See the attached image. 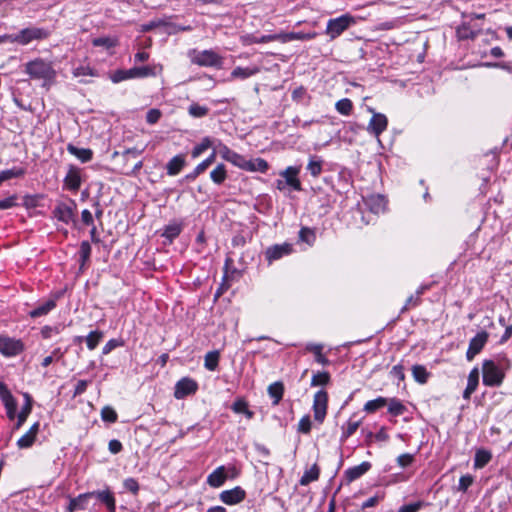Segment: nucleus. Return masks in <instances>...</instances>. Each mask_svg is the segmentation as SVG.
I'll return each instance as SVG.
<instances>
[{
	"instance_id": "nucleus-1",
	"label": "nucleus",
	"mask_w": 512,
	"mask_h": 512,
	"mask_svg": "<svg viewBox=\"0 0 512 512\" xmlns=\"http://www.w3.org/2000/svg\"><path fill=\"white\" fill-rule=\"evenodd\" d=\"M25 72L34 80H41L42 86L49 88L54 83L56 71L50 62L35 59L25 64Z\"/></svg>"
},
{
	"instance_id": "nucleus-2",
	"label": "nucleus",
	"mask_w": 512,
	"mask_h": 512,
	"mask_svg": "<svg viewBox=\"0 0 512 512\" xmlns=\"http://www.w3.org/2000/svg\"><path fill=\"white\" fill-rule=\"evenodd\" d=\"M315 36L316 34H263L258 37L255 34H242L240 40L243 45H251L272 41L287 43L293 40H311Z\"/></svg>"
},
{
	"instance_id": "nucleus-3",
	"label": "nucleus",
	"mask_w": 512,
	"mask_h": 512,
	"mask_svg": "<svg viewBox=\"0 0 512 512\" xmlns=\"http://www.w3.org/2000/svg\"><path fill=\"white\" fill-rule=\"evenodd\" d=\"M187 55L193 64L201 67H213L216 69H221L223 66L224 58L212 49H190Z\"/></svg>"
},
{
	"instance_id": "nucleus-4",
	"label": "nucleus",
	"mask_w": 512,
	"mask_h": 512,
	"mask_svg": "<svg viewBox=\"0 0 512 512\" xmlns=\"http://www.w3.org/2000/svg\"><path fill=\"white\" fill-rule=\"evenodd\" d=\"M505 371L493 360L482 362V382L487 387H500L505 379Z\"/></svg>"
},
{
	"instance_id": "nucleus-5",
	"label": "nucleus",
	"mask_w": 512,
	"mask_h": 512,
	"mask_svg": "<svg viewBox=\"0 0 512 512\" xmlns=\"http://www.w3.org/2000/svg\"><path fill=\"white\" fill-rule=\"evenodd\" d=\"M155 68L151 66L132 67L130 69H118L110 75L113 83H119L128 79L146 78L155 76Z\"/></svg>"
},
{
	"instance_id": "nucleus-6",
	"label": "nucleus",
	"mask_w": 512,
	"mask_h": 512,
	"mask_svg": "<svg viewBox=\"0 0 512 512\" xmlns=\"http://www.w3.org/2000/svg\"><path fill=\"white\" fill-rule=\"evenodd\" d=\"M24 343L20 339L0 335V353L5 357H14L24 351Z\"/></svg>"
},
{
	"instance_id": "nucleus-7",
	"label": "nucleus",
	"mask_w": 512,
	"mask_h": 512,
	"mask_svg": "<svg viewBox=\"0 0 512 512\" xmlns=\"http://www.w3.org/2000/svg\"><path fill=\"white\" fill-rule=\"evenodd\" d=\"M86 493L88 500L96 498L98 502L106 507L108 512H116V498L110 487L105 486L102 490H94Z\"/></svg>"
},
{
	"instance_id": "nucleus-8",
	"label": "nucleus",
	"mask_w": 512,
	"mask_h": 512,
	"mask_svg": "<svg viewBox=\"0 0 512 512\" xmlns=\"http://www.w3.org/2000/svg\"><path fill=\"white\" fill-rule=\"evenodd\" d=\"M327 408H328V393L321 389L318 390L314 394L313 398V413H314V419L319 422L323 423L326 414H327Z\"/></svg>"
},
{
	"instance_id": "nucleus-9",
	"label": "nucleus",
	"mask_w": 512,
	"mask_h": 512,
	"mask_svg": "<svg viewBox=\"0 0 512 512\" xmlns=\"http://www.w3.org/2000/svg\"><path fill=\"white\" fill-rule=\"evenodd\" d=\"M489 339V333L486 331L478 332L469 341L468 349L466 351L467 361H472L485 347Z\"/></svg>"
},
{
	"instance_id": "nucleus-10",
	"label": "nucleus",
	"mask_w": 512,
	"mask_h": 512,
	"mask_svg": "<svg viewBox=\"0 0 512 512\" xmlns=\"http://www.w3.org/2000/svg\"><path fill=\"white\" fill-rule=\"evenodd\" d=\"M76 209V203L74 200H70V203L59 202L53 210V216L58 221L65 224L75 222L74 211Z\"/></svg>"
},
{
	"instance_id": "nucleus-11",
	"label": "nucleus",
	"mask_w": 512,
	"mask_h": 512,
	"mask_svg": "<svg viewBox=\"0 0 512 512\" xmlns=\"http://www.w3.org/2000/svg\"><path fill=\"white\" fill-rule=\"evenodd\" d=\"M293 252V245L291 243L274 244L265 250V259L269 264L277 261Z\"/></svg>"
},
{
	"instance_id": "nucleus-12",
	"label": "nucleus",
	"mask_w": 512,
	"mask_h": 512,
	"mask_svg": "<svg viewBox=\"0 0 512 512\" xmlns=\"http://www.w3.org/2000/svg\"><path fill=\"white\" fill-rule=\"evenodd\" d=\"M197 390L198 383L192 378L184 377L176 383L174 397L176 399H184L187 396L195 394Z\"/></svg>"
},
{
	"instance_id": "nucleus-13",
	"label": "nucleus",
	"mask_w": 512,
	"mask_h": 512,
	"mask_svg": "<svg viewBox=\"0 0 512 512\" xmlns=\"http://www.w3.org/2000/svg\"><path fill=\"white\" fill-rule=\"evenodd\" d=\"M355 23L356 19L353 16L344 14L337 18L330 19L327 22L325 32H343L349 29Z\"/></svg>"
},
{
	"instance_id": "nucleus-14",
	"label": "nucleus",
	"mask_w": 512,
	"mask_h": 512,
	"mask_svg": "<svg viewBox=\"0 0 512 512\" xmlns=\"http://www.w3.org/2000/svg\"><path fill=\"white\" fill-rule=\"evenodd\" d=\"M246 498V491L236 486L230 490H224L219 494V499L226 505H236Z\"/></svg>"
},
{
	"instance_id": "nucleus-15",
	"label": "nucleus",
	"mask_w": 512,
	"mask_h": 512,
	"mask_svg": "<svg viewBox=\"0 0 512 512\" xmlns=\"http://www.w3.org/2000/svg\"><path fill=\"white\" fill-rule=\"evenodd\" d=\"M388 119L382 113H374L369 121L367 130L369 133L378 137L387 129Z\"/></svg>"
},
{
	"instance_id": "nucleus-16",
	"label": "nucleus",
	"mask_w": 512,
	"mask_h": 512,
	"mask_svg": "<svg viewBox=\"0 0 512 512\" xmlns=\"http://www.w3.org/2000/svg\"><path fill=\"white\" fill-rule=\"evenodd\" d=\"M299 173L300 167L289 166L284 171L280 172V176L285 179L286 185L290 186L295 191H301L302 186L300 180L298 179Z\"/></svg>"
},
{
	"instance_id": "nucleus-17",
	"label": "nucleus",
	"mask_w": 512,
	"mask_h": 512,
	"mask_svg": "<svg viewBox=\"0 0 512 512\" xmlns=\"http://www.w3.org/2000/svg\"><path fill=\"white\" fill-rule=\"evenodd\" d=\"M80 169L75 166H70L64 178V186L70 191H78L81 187Z\"/></svg>"
},
{
	"instance_id": "nucleus-18",
	"label": "nucleus",
	"mask_w": 512,
	"mask_h": 512,
	"mask_svg": "<svg viewBox=\"0 0 512 512\" xmlns=\"http://www.w3.org/2000/svg\"><path fill=\"white\" fill-rule=\"evenodd\" d=\"M47 34H3L0 36V43L11 41L26 45L33 39H42Z\"/></svg>"
},
{
	"instance_id": "nucleus-19",
	"label": "nucleus",
	"mask_w": 512,
	"mask_h": 512,
	"mask_svg": "<svg viewBox=\"0 0 512 512\" xmlns=\"http://www.w3.org/2000/svg\"><path fill=\"white\" fill-rule=\"evenodd\" d=\"M143 32H147L150 30H160L162 32H174V28L171 23L166 18H155L142 26Z\"/></svg>"
},
{
	"instance_id": "nucleus-20",
	"label": "nucleus",
	"mask_w": 512,
	"mask_h": 512,
	"mask_svg": "<svg viewBox=\"0 0 512 512\" xmlns=\"http://www.w3.org/2000/svg\"><path fill=\"white\" fill-rule=\"evenodd\" d=\"M371 463L368 461H364L361 464L357 466H353L348 468L344 475L348 482H353L363 476L366 472H368L371 469Z\"/></svg>"
},
{
	"instance_id": "nucleus-21",
	"label": "nucleus",
	"mask_w": 512,
	"mask_h": 512,
	"mask_svg": "<svg viewBox=\"0 0 512 512\" xmlns=\"http://www.w3.org/2000/svg\"><path fill=\"white\" fill-rule=\"evenodd\" d=\"M479 384V369L477 367H474L468 375L467 379V386L465 390L463 391V398L466 401H469L471 398V395L476 391Z\"/></svg>"
},
{
	"instance_id": "nucleus-22",
	"label": "nucleus",
	"mask_w": 512,
	"mask_h": 512,
	"mask_svg": "<svg viewBox=\"0 0 512 512\" xmlns=\"http://www.w3.org/2000/svg\"><path fill=\"white\" fill-rule=\"evenodd\" d=\"M24 398H25V403L22 406L21 411L19 412V414L16 415L17 421H16V423L14 425V428H13L14 430H18V429H20L22 427V425L25 423V421L27 420L29 414L32 411V405H33L32 397L30 396V394L25 393L24 394Z\"/></svg>"
},
{
	"instance_id": "nucleus-23",
	"label": "nucleus",
	"mask_w": 512,
	"mask_h": 512,
	"mask_svg": "<svg viewBox=\"0 0 512 512\" xmlns=\"http://www.w3.org/2000/svg\"><path fill=\"white\" fill-rule=\"evenodd\" d=\"M227 479L226 468L225 466L217 467L212 473H210L207 477V484L213 488L221 487Z\"/></svg>"
},
{
	"instance_id": "nucleus-24",
	"label": "nucleus",
	"mask_w": 512,
	"mask_h": 512,
	"mask_svg": "<svg viewBox=\"0 0 512 512\" xmlns=\"http://www.w3.org/2000/svg\"><path fill=\"white\" fill-rule=\"evenodd\" d=\"M186 165V159L183 154L172 157L166 164V171L169 176H175L181 172Z\"/></svg>"
},
{
	"instance_id": "nucleus-25",
	"label": "nucleus",
	"mask_w": 512,
	"mask_h": 512,
	"mask_svg": "<svg viewBox=\"0 0 512 512\" xmlns=\"http://www.w3.org/2000/svg\"><path fill=\"white\" fill-rule=\"evenodd\" d=\"M67 151L73 156L77 157L82 163L89 162L93 158V151L89 148H78L69 143Z\"/></svg>"
},
{
	"instance_id": "nucleus-26",
	"label": "nucleus",
	"mask_w": 512,
	"mask_h": 512,
	"mask_svg": "<svg viewBox=\"0 0 512 512\" xmlns=\"http://www.w3.org/2000/svg\"><path fill=\"white\" fill-rule=\"evenodd\" d=\"M306 351L314 354L315 361L323 366L330 364L329 359L322 353L323 345L320 343H308L305 347Z\"/></svg>"
},
{
	"instance_id": "nucleus-27",
	"label": "nucleus",
	"mask_w": 512,
	"mask_h": 512,
	"mask_svg": "<svg viewBox=\"0 0 512 512\" xmlns=\"http://www.w3.org/2000/svg\"><path fill=\"white\" fill-rule=\"evenodd\" d=\"M260 72V68L257 66L250 67H235L231 72V78L233 79H247Z\"/></svg>"
},
{
	"instance_id": "nucleus-28",
	"label": "nucleus",
	"mask_w": 512,
	"mask_h": 512,
	"mask_svg": "<svg viewBox=\"0 0 512 512\" xmlns=\"http://www.w3.org/2000/svg\"><path fill=\"white\" fill-rule=\"evenodd\" d=\"M231 410L236 414H244L247 419L254 417V412L249 409L248 402L242 398H237L231 405Z\"/></svg>"
},
{
	"instance_id": "nucleus-29",
	"label": "nucleus",
	"mask_w": 512,
	"mask_h": 512,
	"mask_svg": "<svg viewBox=\"0 0 512 512\" xmlns=\"http://www.w3.org/2000/svg\"><path fill=\"white\" fill-rule=\"evenodd\" d=\"M267 392L273 400V405H278L284 395V384L281 381H276L268 386Z\"/></svg>"
},
{
	"instance_id": "nucleus-30",
	"label": "nucleus",
	"mask_w": 512,
	"mask_h": 512,
	"mask_svg": "<svg viewBox=\"0 0 512 512\" xmlns=\"http://www.w3.org/2000/svg\"><path fill=\"white\" fill-rule=\"evenodd\" d=\"M91 253H92V248H91L90 243L86 240L82 241L80 244L79 252H78V254H79L78 261H79L80 271H83L86 268V265L90 260Z\"/></svg>"
},
{
	"instance_id": "nucleus-31",
	"label": "nucleus",
	"mask_w": 512,
	"mask_h": 512,
	"mask_svg": "<svg viewBox=\"0 0 512 512\" xmlns=\"http://www.w3.org/2000/svg\"><path fill=\"white\" fill-rule=\"evenodd\" d=\"M56 303L54 299H48L43 304H40L35 309L31 310L28 315L31 318H38L44 315H47L49 312H51L55 307Z\"/></svg>"
},
{
	"instance_id": "nucleus-32",
	"label": "nucleus",
	"mask_w": 512,
	"mask_h": 512,
	"mask_svg": "<svg viewBox=\"0 0 512 512\" xmlns=\"http://www.w3.org/2000/svg\"><path fill=\"white\" fill-rule=\"evenodd\" d=\"M492 459V453L486 449H478L474 456V468L481 469L485 467Z\"/></svg>"
},
{
	"instance_id": "nucleus-33",
	"label": "nucleus",
	"mask_w": 512,
	"mask_h": 512,
	"mask_svg": "<svg viewBox=\"0 0 512 512\" xmlns=\"http://www.w3.org/2000/svg\"><path fill=\"white\" fill-rule=\"evenodd\" d=\"M88 498L87 493L79 494L75 498H71L67 506L68 512H75L77 510H85L87 508Z\"/></svg>"
},
{
	"instance_id": "nucleus-34",
	"label": "nucleus",
	"mask_w": 512,
	"mask_h": 512,
	"mask_svg": "<svg viewBox=\"0 0 512 512\" xmlns=\"http://www.w3.org/2000/svg\"><path fill=\"white\" fill-rule=\"evenodd\" d=\"M183 226L181 223L172 222L165 226L162 236L169 240L170 243L176 239L182 232Z\"/></svg>"
},
{
	"instance_id": "nucleus-35",
	"label": "nucleus",
	"mask_w": 512,
	"mask_h": 512,
	"mask_svg": "<svg viewBox=\"0 0 512 512\" xmlns=\"http://www.w3.org/2000/svg\"><path fill=\"white\" fill-rule=\"evenodd\" d=\"M320 469L317 464H314L310 469L306 470L299 480L301 486H307L311 482L319 479Z\"/></svg>"
},
{
	"instance_id": "nucleus-36",
	"label": "nucleus",
	"mask_w": 512,
	"mask_h": 512,
	"mask_svg": "<svg viewBox=\"0 0 512 512\" xmlns=\"http://www.w3.org/2000/svg\"><path fill=\"white\" fill-rule=\"evenodd\" d=\"M388 403V399L382 396L376 399L369 400L365 403L363 410L369 414L375 413L377 410L383 408Z\"/></svg>"
},
{
	"instance_id": "nucleus-37",
	"label": "nucleus",
	"mask_w": 512,
	"mask_h": 512,
	"mask_svg": "<svg viewBox=\"0 0 512 512\" xmlns=\"http://www.w3.org/2000/svg\"><path fill=\"white\" fill-rule=\"evenodd\" d=\"M210 178L216 185H221L227 179V171L224 164H218L211 172Z\"/></svg>"
},
{
	"instance_id": "nucleus-38",
	"label": "nucleus",
	"mask_w": 512,
	"mask_h": 512,
	"mask_svg": "<svg viewBox=\"0 0 512 512\" xmlns=\"http://www.w3.org/2000/svg\"><path fill=\"white\" fill-rule=\"evenodd\" d=\"M331 382V375L327 371H318L312 375L311 387L326 386Z\"/></svg>"
},
{
	"instance_id": "nucleus-39",
	"label": "nucleus",
	"mask_w": 512,
	"mask_h": 512,
	"mask_svg": "<svg viewBox=\"0 0 512 512\" xmlns=\"http://www.w3.org/2000/svg\"><path fill=\"white\" fill-rule=\"evenodd\" d=\"M268 169H269V164L263 158H256V159L248 160V164L246 167V171H251V172L258 171L261 173H266Z\"/></svg>"
},
{
	"instance_id": "nucleus-40",
	"label": "nucleus",
	"mask_w": 512,
	"mask_h": 512,
	"mask_svg": "<svg viewBox=\"0 0 512 512\" xmlns=\"http://www.w3.org/2000/svg\"><path fill=\"white\" fill-rule=\"evenodd\" d=\"M388 413L392 416H401L407 410L406 406L397 398L388 400Z\"/></svg>"
},
{
	"instance_id": "nucleus-41",
	"label": "nucleus",
	"mask_w": 512,
	"mask_h": 512,
	"mask_svg": "<svg viewBox=\"0 0 512 512\" xmlns=\"http://www.w3.org/2000/svg\"><path fill=\"white\" fill-rule=\"evenodd\" d=\"M412 375L416 382L419 384H425L429 379L430 373L427 371L425 366L416 364L412 367Z\"/></svg>"
},
{
	"instance_id": "nucleus-42",
	"label": "nucleus",
	"mask_w": 512,
	"mask_h": 512,
	"mask_svg": "<svg viewBox=\"0 0 512 512\" xmlns=\"http://www.w3.org/2000/svg\"><path fill=\"white\" fill-rule=\"evenodd\" d=\"M220 353L217 350L210 351L205 355L204 367L209 371H215L218 367Z\"/></svg>"
},
{
	"instance_id": "nucleus-43",
	"label": "nucleus",
	"mask_w": 512,
	"mask_h": 512,
	"mask_svg": "<svg viewBox=\"0 0 512 512\" xmlns=\"http://www.w3.org/2000/svg\"><path fill=\"white\" fill-rule=\"evenodd\" d=\"M104 333L100 330L91 331L86 337V345L89 350H94L102 340Z\"/></svg>"
},
{
	"instance_id": "nucleus-44",
	"label": "nucleus",
	"mask_w": 512,
	"mask_h": 512,
	"mask_svg": "<svg viewBox=\"0 0 512 512\" xmlns=\"http://www.w3.org/2000/svg\"><path fill=\"white\" fill-rule=\"evenodd\" d=\"M26 174L25 168L22 167H13L12 169L3 170L0 172L1 181L4 182L6 180L12 178H20Z\"/></svg>"
},
{
	"instance_id": "nucleus-45",
	"label": "nucleus",
	"mask_w": 512,
	"mask_h": 512,
	"mask_svg": "<svg viewBox=\"0 0 512 512\" xmlns=\"http://www.w3.org/2000/svg\"><path fill=\"white\" fill-rule=\"evenodd\" d=\"M209 113V108L207 106H202L196 102H193L188 107V114L193 118H202L207 116Z\"/></svg>"
},
{
	"instance_id": "nucleus-46",
	"label": "nucleus",
	"mask_w": 512,
	"mask_h": 512,
	"mask_svg": "<svg viewBox=\"0 0 512 512\" xmlns=\"http://www.w3.org/2000/svg\"><path fill=\"white\" fill-rule=\"evenodd\" d=\"M213 142L210 137H204L201 142L195 145L191 151V156L193 158H198L202 155L208 148L212 146Z\"/></svg>"
},
{
	"instance_id": "nucleus-47",
	"label": "nucleus",
	"mask_w": 512,
	"mask_h": 512,
	"mask_svg": "<svg viewBox=\"0 0 512 512\" xmlns=\"http://www.w3.org/2000/svg\"><path fill=\"white\" fill-rule=\"evenodd\" d=\"M299 240L312 246L316 241L315 231L309 227H302L299 231Z\"/></svg>"
},
{
	"instance_id": "nucleus-48",
	"label": "nucleus",
	"mask_w": 512,
	"mask_h": 512,
	"mask_svg": "<svg viewBox=\"0 0 512 512\" xmlns=\"http://www.w3.org/2000/svg\"><path fill=\"white\" fill-rule=\"evenodd\" d=\"M360 425V421H352L351 419L347 422L346 427H342V435L340 438L341 442H345L350 436H352Z\"/></svg>"
},
{
	"instance_id": "nucleus-49",
	"label": "nucleus",
	"mask_w": 512,
	"mask_h": 512,
	"mask_svg": "<svg viewBox=\"0 0 512 512\" xmlns=\"http://www.w3.org/2000/svg\"><path fill=\"white\" fill-rule=\"evenodd\" d=\"M144 150H145V148H142V149H139L137 147L128 148V149H125L121 153V156L123 157L125 162H128L130 160V158H137V157H139L144 152ZM118 155H120V153L118 151H115L113 153V157H116Z\"/></svg>"
},
{
	"instance_id": "nucleus-50",
	"label": "nucleus",
	"mask_w": 512,
	"mask_h": 512,
	"mask_svg": "<svg viewBox=\"0 0 512 512\" xmlns=\"http://www.w3.org/2000/svg\"><path fill=\"white\" fill-rule=\"evenodd\" d=\"M335 108L340 114L348 116L352 112L353 103L350 99L343 98L336 102Z\"/></svg>"
},
{
	"instance_id": "nucleus-51",
	"label": "nucleus",
	"mask_w": 512,
	"mask_h": 512,
	"mask_svg": "<svg viewBox=\"0 0 512 512\" xmlns=\"http://www.w3.org/2000/svg\"><path fill=\"white\" fill-rule=\"evenodd\" d=\"M307 170L314 178H317L322 173V160L317 159L315 156L311 157Z\"/></svg>"
},
{
	"instance_id": "nucleus-52",
	"label": "nucleus",
	"mask_w": 512,
	"mask_h": 512,
	"mask_svg": "<svg viewBox=\"0 0 512 512\" xmlns=\"http://www.w3.org/2000/svg\"><path fill=\"white\" fill-rule=\"evenodd\" d=\"M101 419L107 423H115L118 420V414L111 406H104L101 410Z\"/></svg>"
},
{
	"instance_id": "nucleus-53",
	"label": "nucleus",
	"mask_w": 512,
	"mask_h": 512,
	"mask_svg": "<svg viewBox=\"0 0 512 512\" xmlns=\"http://www.w3.org/2000/svg\"><path fill=\"white\" fill-rule=\"evenodd\" d=\"M227 161L243 170H246L248 164V160L243 155L235 151L231 154L230 158Z\"/></svg>"
},
{
	"instance_id": "nucleus-54",
	"label": "nucleus",
	"mask_w": 512,
	"mask_h": 512,
	"mask_svg": "<svg viewBox=\"0 0 512 512\" xmlns=\"http://www.w3.org/2000/svg\"><path fill=\"white\" fill-rule=\"evenodd\" d=\"M367 204L369 205V208L372 212L379 213L384 209V198L380 195L371 197Z\"/></svg>"
},
{
	"instance_id": "nucleus-55",
	"label": "nucleus",
	"mask_w": 512,
	"mask_h": 512,
	"mask_svg": "<svg viewBox=\"0 0 512 512\" xmlns=\"http://www.w3.org/2000/svg\"><path fill=\"white\" fill-rule=\"evenodd\" d=\"M36 440V437L30 434L28 431L18 439L17 446L20 449L30 448Z\"/></svg>"
},
{
	"instance_id": "nucleus-56",
	"label": "nucleus",
	"mask_w": 512,
	"mask_h": 512,
	"mask_svg": "<svg viewBox=\"0 0 512 512\" xmlns=\"http://www.w3.org/2000/svg\"><path fill=\"white\" fill-rule=\"evenodd\" d=\"M72 74L74 77H82V76H95L96 73L94 69L90 66L80 65L73 69Z\"/></svg>"
},
{
	"instance_id": "nucleus-57",
	"label": "nucleus",
	"mask_w": 512,
	"mask_h": 512,
	"mask_svg": "<svg viewBox=\"0 0 512 512\" xmlns=\"http://www.w3.org/2000/svg\"><path fill=\"white\" fill-rule=\"evenodd\" d=\"M6 409V414L9 420H14L16 417L17 410V401L15 398H12L3 403Z\"/></svg>"
},
{
	"instance_id": "nucleus-58",
	"label": "nucleus",
	"mask_w": 512,
	"mask_h": 512,
	"mask_svg": "<svg viewBox=\"0 0 512 512\" xmlns=\"http://www.w3.org/2000/svg\"><path fill=\"white\" fill-rule=\"evenodd\" d=\"M474 478L470 474H466L460 477L458 483V491L466 492L468 488L473 484Z\"/></svg>"
},
{
	"instance_id": "nucleus-59",
	"label": "nucleus",
	"mask_w": 512,
	"mask_h": 512,
	"mask_svg": "<svg viewBox=\"0 0 512 512\" xmlns=\"http://www.w3.org/2000/svg\"><path fill=\"white\" fill-rule=\"evenodd\" d=\"M92 43L94 46H103V47L109 49V48L115 46L116 39L111 38V37H99V38L93 39Z\"/></svg>"
},
{
	"instance_id": "nucleus-60",
	"label": "nucleus",
	"mask_w": 512,
	"mask_h": 512,
	"mask_svg": "<svg viewBox=\"0 0 512 512\" xmlns=\"http://www.w3.org/2000/svg\"><path fill=\"white\" fill-rule=\"evenodd\" d=\"M124 345V341L121 339H110L102 348V354L107 355L117 347Z\"/></svg>"
},
{
	"instance_id": "nucleus-61",
	"label": "nucleus",
	"mask_w": 512,
	"mask_h": 512,
	"mask_svg": "<svg viewBox=\"0 0 512 512\" xmlns=\"http://www.w3.org/2000/svg\"><path fill=\"white\" fill-rule=\"evenodd\" d=\"M396 461L400 467L406 468V467L410 466L415 461V457L413 454L404 453V454L399 455L397 457Z\"/></svg>"
},
{
	"instance_id": "nucleus-62",
	"label": "nucleus",
	"mask_w": 512,
	"mask_h": 512,
	"mask_svg": "<svg viewBox=\"0 0 512 512\" xmlns=\"http://www.w3.org/2000/svg\"><path fill=\"white\" fill-rule=\"evenodd\" d=\"M311 420L309 415L303 416L298 423V431L303 434H309L311 431Z\"/></svg>"
},
{
	"instance_id": "nucleus-63",
	"label": "nucleus",
	"mask_w": 512,
	"mask_h": 512,
	"mask_svg": "<svg viewBox=\"0 0 512 512\" xmlns=\"http://www.w3.org/2000/svg\"><path fill=\"white\" fill-rule=\"evenodd\" d=\"M123 486L127 491L131 492L134 495H136L139 492V484L135 478H126L123 481Z\"/></svg>"
},
{
	"instance_id": "nucleus-64",
	"label": "nucleus",
	"mask_w": 512,
	"mask_h": 512,
	"mask_svg": "<svg viewBox=\"0 0 512 512\" xmlns=\"http://www.w3.org/2000/svg\"><path fill=\"white\" fill-rule=\"evenodd\" d=\"M425 506L424 501H417L403 505L399 508L398 512H418L422 507Z\"/></svg>"
}]
</instances>
